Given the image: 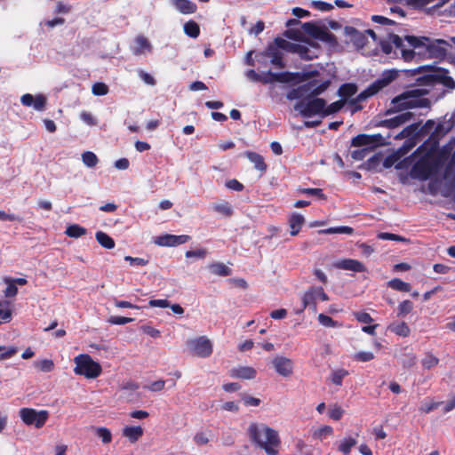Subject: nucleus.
Segmentation results:
<instances>
[{
  "label": "nucleus",
  "mask_w": 455,
  "mask_h": 455,
  "mask_svg": "<svg viewBox=\"0 0 455 455\" xmlns=\"http://www.w3.org/2000/svg\"><path fill=\"white\" fill-rule=\"evenodd\" d=\"M403 351L401 358L403 366L406 369H410L416 363L415 354L408 347H404Z\"/></svg>",
  "instance_id": "31"
},
{
  "label": "nucleus",
  "mask_w": 455,
  "mask_h": 455,
  "mask_svg": "<svg viewBox=\"0 0 455 455\" xmlns=\"http://www.w3.org/2000/svg\"><path fill=\"white\" fill-rule=\"evenodd\" d=\"M451 119L447 122L438 124L434 132H431L435 127V122L428 120L423 126L420 123H413L400 132V140L407 138L403 145L400 147V158L407 154L417 143V141L423 136L430 133L424 146L429 151H435L438 147L439 140L444 136L453 126Z\"/></svg>",
  "instance_id": "1"
},
{
  "label": "nucleus",
  "mask_w": 455,
  "mask_h": 455,
  "mask_svg": "<svg viewBox=\"0 0 455 455\" xmlns=\"http://www.w3.org/2000/svg\"><path fill=\"white\" fill-rule=\"evenodd\" d=\"M413 303L410 300H404L400 303V315H405L410 314L413 310Z\"/></svg>",
  "instance_id": "62"
},
{
  "label": "nucleus",
  "mask_w": 455,
  "mask_h": 455,
  "mask_svg": "<svg viewBox=\"0 0 455 455\" xmlns=\"http://www.w3.org/2000/svg\"><path fill=\"white\" fill-rule=\"evenodd\" d=\"M310 84H302L297 88L291 89L286 95L287 99L290 100H302L307 95V89Z\"/></svg>",
  "instance_id": "30"
},
{
  "label": "nucleus",
  "mask_w": 455,
  "mask_h": 455,
  "mask_svg": "<svg viewBox=\"0 0 455 455\" xmlns=\"http://www.w3.org/2000/svg\"><path fill=\"white\" fill-rule=\"evenodd\" d=\"M322 234H346L352 235L354 233V229L347 226H339V227H332L323 230H321Z\"/></svg>",
  "instance_id": "41"
},
{
  "label": "nucleus",
  "mask_w": 455,
  "mask_h": 455,
  "mask_svg": "<svg viewBox=\"0 0 455 455\" xmlns=\"http://www.w3.org/2000/svg\"><path fill=\"white\" fill-rule=\"evenodd\" d=\"M345 33L349 36L350 40L358 48H363L366 44L365 36L353 27L347 26L345 28Z\"/></svg>",
  "instance_id": "23"
},
{
  "label": "nucleus",
  "mask_w": 455,
  "mask_h": 455,
  "mask_svg": "<svg viewBox=\"0 0 455 455\" xmlns=\"http://www.w3.org/2000/svg\"><path fill=\"white\" fill-rule=\"evenodd\" d=\"M22 421L28 426H35L41 428L48 419L49 412L45 410L37 411L32 408H21L19 411Z\"/></svg>",
  "instance_id": "9"
},
{
  "label": "nucleus",
  "mask_w": 455,
  "mask_h": 455,
  "mask_svg": "<svg viewBox=\"0 0 455 455\" xmlns=\"http://www.w3.org/2000/svg\"><path fill=\"white\" fill-rule=\"evenodd\" d=\"M273 45L276 46L277 49H279V50L283 49V50H286L291 52L299 53L301 57H304V55L307 52V48L306 46L290 43V42H288L283 38H280V37H276L275 39V44H273Z\"/></svg>",
  "instance_id": "17"
},
{
  "label": "nucleus",
  "mask_w": 455,
  "mask_h": 455,
  "mask_svg": "<svg viewBox=\"0 0 455 455\" xmlns=\"http://www.w3.org/2000/svg\"><path fill=\"white\" fill-rule=\"evenodd\" d=\"M344 414V410L338 404L331 406L329 417L333 420H339Z\"/></svg>",
  "instance_id": "53"
},
{
  "label": "nucleus",
  "mask_w": 455,
  "mask_h": 455,
  "mask_svg": "<svg viewBox=\"0 0 455 455\" xmlns=\"http://www.w3.org/2000/svg\"><path fill=\"white\" fill-rule=\"evenodd\" d=\"M189 240L190 236L188 235H176L166 234L157 236L155 240V243L159 246L172 247L186 243Z\"/></svg>",
  "instance_id": "15"
},
{
  "label": "nucleus",
  "mask_w": 455,
  "mask_h": 455,
  "mask_svg": "<svg viewBox=\"0 0 455 455\" xmlns=\"http://www.w3.org/2000/svg\"><path fill=\"white\" fill-rule=\"evenodd\" d=\"M451 47V44L446 40L429 37L427 58L445 60Z\"/></svg>",
  "instance_id": "11"
},
{
  "label": "nucleus",
  "mask_w": 455,
  "mask_h": 455,
  "mask_svg": "<svg viewBox=\"0 0 455 455\" xmlns=\"http://www.w3.org/2000/svg\"><path fill=\"white\" fill-rule=\"evenodd\" d=\"M34 365L43 372H50L54 368V363L50 359H44L38 362H35Z\"/></svg>",
  "instance_id": "43"
},
{
  "label": "nucleus",
  "mask_w": 455,
  "mask_h": 455,
  "mask_svg": "<svg viewBox=\"0 0 455 455\" xmlns=\"http://www.w3.org/2000/svg\"><path fill=\"white\" fill-rule=\"evenodd\" d=\"M248 435L251 441L264 450L267 455H277L281 445L279 434L264 423L252 422L249 425Z\"/></svg>",
  "instance_id": "3"
},
{
  "label": "nucleus",
  "mask_w": 455,
  "mask_h": 455,
  "mask_svg": "<svg viewBox=\"0 0 455 455\" xmlns=\"http://www.w3.org/2000/svg\"><path fill=\"white\" fill-rule=\"evenodd\" d=\"M209 268L212 274L220 276H228L231 274V269L220 262L211 264Z\"/></svg>",
  "instance_id": "35"
},
{
  "label": "nucleus",
  "mask_w": 455,
  "mask_h": 455,
  "mask_svg": "<svg viewBox=\"0 0 455 455\" xmlns=\"http://www.w3.org/2000/svg\"><path fill=\"white\" fill-rule=\"evenodd\" d=\"M244 156L254 164L255 169L260 172H266L267 164L264 162V158L262 156L256 152L246 151L244 152Z\"/></svg>",
  "instance_id": "26"
},
{
  "label": "nucleus",
  "mask_w": 455,
  "mask_h": 455,
  "mask_svg": "<svg viewBox=\"0 0 455 455\" xmlns=\"http://www.w3.org/2000/svg\"><path fill=\"white\" fill-rule=\"evenodd\" d=\"M97 242L106 249H113L115 247L114 239L109 236L108 234L98 231L95 235Z\"/></svg>",
  "instance_id": "33"
},
{
  "label": "nucleus",
  "mask_w": 455,
  "mask_h": 455,
  "mask_svg": "<svg viewBox=\"0 0 455 455\" xmlns=\"http://www.w3.org/2000/svg\"><path fill=\"white\" fill-rule=\"evenodd\" d=\"M96 435L98 437L101 438L103 443H109L112 441L111 432L107 427H97Z\"/></svg>",
  "instance_id": "45"
},
{
  "label": "nucleus",
  "mask_w": 455,
  "mask_h": 455,
  "mask_svg": "<svg viewBox=\"0 0 455 455\" xmlns=\"http://www.w3.org/2000/svg\"><path fill=\"white\" fill-rule=\"evenodd\" d=\"M190 352L198 357H209L212 354V344L206 337H199L187 342Z\"/></svg>",
  "instance_id": "10"
},
{
  "label": "nucleus",
  "mask_w": 455,
  "mask_h": 455,
  "mask_svg": "<svg viewBox=\"0 0 455 455\" xmlns=\"http://www.w3.org/2000/svg\"><path fill=\"white\" fill-rule=\"evenodd\" d=\"M334 267L339 269L351 270L358 273L365 271L364 265L362 262L353 259L339 260L334 264Z\"/></svg>",
  "instance_id": "19"
},
{
  "label": "nucleus",
  "mask_w": 455,
  "mask_h": 455,
  "mask_svg": "<svg viewBox=\"0 0 455 455\" xmlns=\"http://www.w3.org/2000/svg\"><path fill=\"white\" fill-rule=\"evenodd\" d=\"M377 92H379V91L377 90L375 85L373 84H371L365 90L361 92L356 96V98H355L354 100H351V102H350L351 105L355 106V108H354L353 112H355V111H358V110L362 109V106L357 105V103L362 102V101L367 100L369 97L373 96Z\"/></svg>",
  "instance_id": "22"
},
{
  "label": "nucleus",
  "mask_w": 455,
  "mask_h": 455,
  "mask_svg": "<svg viewBox=\"0 0 455 455\" xmlns=\"http://www.w3.org/2000/svg\"><path fill=\"white\" fill-rule=\"evenodd\" d=\"M373 125L376 127H385L387 131L381 132L382 134H387L390 132V139L398 140V132H395V129L398 127V116H395L388 119L383 120H375L372 122Z\"/></svg>",
  "instance_id": "16"
},
{
  "label": "nucleus",
  "mask_w": 455,
  "mask_h": 455,
  "mask_svg": "<svg viewBox=\"0 0 455 455\" xmlns=\"http://www.w3.org/2000/svg\"><path fill=\"white\" fill-rule=\"evenodd\" d=\"M82 161L84 165L93 168L99 163L97 156L92 151H85L82 154Z\"/></svg>",
  "instance_id": "40"
},
{
  "label": "nucleus",
  "mask_w": 455,
  "mask_h": 455,
  "mask_svg": "<svg viewBox=\"0 0 455 455\" xmlns=\"http://www.w3.org/2000/svg\"><path fill=\"white\" fill-rule=\"evenodd\" d=\"M4 281L7 284V287H6L5 291H4L5 297L12 298V297L16 296V294L18 293V288L12 281V278L5 277L4 279Z\"/></svg>",
  "instance_id": "47"
},
{
  "label": "nucleus",
  "mask_w": 455,
  "mask_h": 455,
  "mask_svg": "<svg viewBox=\"0 0 455 455\" xmlns=\"http://www.w3.org/2000/svg\"><path fill=\"white\" fill-rule=\"evenodd\" d=\"M302 29L306 34L311 36L312 37H314L315 39H318V37L320 36V34L323 30V28H319L313 22L303 23Z\"/></svg>",
  "instance_id": "38"
},
{
  "label": "nucleus",
  "mask_w": 455,
  "mask_h": 455,
  "mask_svg": "<svg viewBox=\"0 0 455 455\" xmlns=\"http://www.w3.org/2000/svg\"><path fill=\"white\" fill-rule=\"evenodd\" d=\"M165 381L164 380H156L149 384L148 386L144 387V388L148 389L152 392H158L164 388Z\"/></svg>",
  "instance_id": "63"
},
{
  "label": "nucleus",
  "mask_w": 455,
  "mask_h": 455,
  "mask_svg": "<svg viewBox=\"0 0 455 455\" xmlns=\"http://www.w3.org/2000/svg\"><path fill=\"white\" fill-rule=\"evenodd\" d=\"M272 364L275 371L284 378H288L293 373L294 364L290 358L277 355L272 360Z\"/></svg>",
  "instance_id": "14"
},
{
  "label": "nucleus",
  "mask_w": 455,
  "mask_h": 455,
  "mask_svg": "<svg viewBox=\"0 0 455 455\" xmlns=\"http://www.w3.org/2000/svg\"><path fill=\"white\" fill-rule=\"evenodd\" d=\"M373 358V353L369 351H361L355 355V359L359 362H369Z\"/></svg>",
  "instance_id": "60"
},
{
  "label": "nucleus",
  "mask_w": 455,
  "mask_h": 455,
  "mask_svg": "<svg viewBox=\"0 0 455 455\" xmlns=\"http://www.w3.org/2000/svg\"><path fill=\"white\" fill-rule=\"evenodd\" d=\"M256 370L252 367L243 366L233 370L232 376L243 379H251L256 377Z\"/></svg>",
  "instance_id": "27"
},
{
  "label": "nucleus",
  "mask_w": 455,
  "mask_h": 455,
  "mask_svg": "<svg viewBox=\"0 0 455 455\" xmlns=\"http://www.w3.org/2000/svg\"><path fill=\"white\" fill-rule=\"evenodd\" d=\"M305 222V219L301 214L293 213L289 219L291 228V235H297Z\"/></svg>",
  "instance_id": "28"
},
{
  "label": "nucleus",
  "mask_w": 455,
  "mask_h": 455,
  "mask_svg": "<svg viewBox=\"0 0 455 455\" xmlns=\"http://www.w3.org/2000/svg\"><path fill=\"white\" fill-rule=\"evenodd\" d=\"M427 92L425 89H413L411 91H405L403 93L400 94V125L413 119L415 116V113L412 111H409L408 108L405 107L406 102H402L403 100H406L410 97L415 98V100L411 101V104L413 107H419V103L422 101L421 99H419L420 96L426 94Z\"/></svg>",
  "instance_id": "8"
},
{
  "label": "nucleus",
  "mask_w": 455,
  "mask_h": 455,
  "mask_svg": "<svg viewBox=\"0 0 455 455\" xmlns=\"http://www.w3.org/2000/svg\"><path fill=\"white\" fill-rule=\"evenodd\" d=\"M348 375V371L344 369H339L332 371L331 380L337 386L342 385L343 379Z\"/></svg>",
  "instance_id": "44"
},
{
  "label": "nucleus",
  "mask_w": 455,
  "mask_h": 455,
  "mask_svg": "<svg viewBox=\"0 0 455 455\" xmlns=\"http://www.w3.org/2000/svg\"><path fill=\"white\" fill-rule=\"evenodd\" d=\"M138 75L145 84L151 86L156 85V81L150 74L145 72L144 70H139Z\"/></svg>",
  "instance_id": "59"
},
{
  "label": "nucleus",
  "mask_w": 455,
  "mask_h": 455,
  "mask_svg": "<svg viewBox=\"0 0 455 455\" xmlns=\"http://www.w3.org/2000/svg\"><path fill=\"white\" fill-rule=\"evenodd\" d=\"M325 104L326 100L324 99L307 95L302 100L297 101L293 108L304 118H310L315 116L323 117V110Z\"/></svg>",
  "instance_id": "6"
},
{
  "label": "nucleus",
  "mask_w": 455,
  "mask_h": 455,
  "mask_svg": "<svg viewBox=\"0 0 455 455\" xmlns=\"http://www.w3.org/2000/svg\"><path fill=\"white\" fill-rule=\"evenodd\" d=\"M305 84H310L307 89V95L318 98L323 92H324L331 84L330 80L318 81L317 79H313L306 83Z\"/></svg>",
  "instance_id": "18"
},
{
  "label": "nucleus",
  "mask_w": 455,
  "mask_h": 455,
  "mask_svg": "<svg viewBox=\"0 0 455 455\" xmlns=\"http://www.w3.org/2000/svg\"><path fill=\"white\" fill-rule=\"evenodd\" d=\"M439 363V359L433 355L432 354H427L422 360V365L426 369H431L432 367L437 365Z\"/></svg>",
  "instance_id": "54"
},
{
  "label": "nucleus",
  "mask_w": 455,
  "mask_h": 455,
  "mask_svg": "<svg viewBox=\"0 0 455 455\" xmlns=\"http://www.w3.org/2000/svg\"><path fill=\"white\" fill-rule=\"evenodd\" d=\"M431 167L423 161L417 162L411 168V174L414 178L427 180L431 174Z\"/></svg>",
  "instance_id": "21"
},
{
  "label": "nucleus",
  "mask_w": 455,
  "mask_h": 455,
  "mask_svg": "<svg viewBox=\"0 0 455 455\" xmlns=\"http://www.w3.org/2000/svg\"><path fill=\"white\" fill-rule=\"evenodd\" d=\"M443 402H435V401L427 402L420 406L419 411L424 413H429L430 411H432L437 409L439 406L443 405Z\"/></svg>",
  "instance_id": "55"
},
{
  "label": "nucleus",
  "mask_w": 455,
  "mask_h": 455,
  "mask_svg": "<svg viewBox=\"0 0 455 455\" xmlns=\"http://www.w3.org/2000/svg\"><path fill=\"white\" fill-rule=\"evenodd\" d=\"M213 209L217 212L221 213L227 217H229L233 214V209H232L231 205L227 202H225L223 204H215Z\"/></svg>",
  "instance_id": "49"
},
{
  "label": "nucleus",
  "mask_w": 455,
  "mask_h": 455,
  "mask_svg": "<svg viewBox=\"0 0 455 455\" xmlns=\"http://www.w3.org/2000/svg\"><path fill=\"white\" fill-rule=\"evenodd\" d=\"M357 443L355 438L348 436L342 439L338 446V451L344 455H348L351 449Z\"/></svg>",
  "instance_id": "32"
},
{
  "label": "nucleus",
  "mask_w": 455,
  "mask_h": 455,
  "mask_svg": "<svg viewBox=\"0 0 455 455\" xmlns=\"http://www.w3.org/2000/svg\"><path fill=\"white\" fill-rule=\"evenodd\" d=\"M140 330L144 333L149 335L152 338H158V337H160V334H161L159 330L155 329L151 325H142V326H140Z\"/></svg>",
  "instance_id": "64"
},
{
  "label": "nucleus",
  "mask_w": 455,
  "mask_h": 455,
  "mask_svg": "<svg viewBox=\"0 0 455 455\" xmlns=\"http://www.w3.org/2000/svg\"><path fill=\"white\" fill-rule=\"evenodd\" d=\"M382 162V155L375 154L370 157L366 162V168L369 170H375L378 168L379 164Z\"/></svg>",
  "instance_id": "52"
},
{
  "label": "nucleus",
  "mask_w": 455,
  "mask_h": 455,
  "mask_svg": "<svg viewBox=\"0 0 455 455\" xmlns=\"http://www.w3.org/2000/svg\"><path fill=\"white\" fill-rule=\"evenodd\" d=\"M398 77L397 69L386 70L382 73L380 78L374 81L372 84L375 85L377 90L379 92L384 87L387 86L391 82Z\"/></svg>",
  "instance_id": "20"
},
{
  "label": "nucleus",
  "mask_w": 455,
  "mask_h": 455,
  "mask_svg": "<svg viewBox=\"0 0 455 455\" xmlns=\"http://www.w3.org/2000/svg\"><path fill=\"white\" fill-rule=\"evenodd\" d=\"M134 319L131 317H124V316H110L108 320V322L111 324L115 325H124L128 323H132Z\"/></svg>",
  "instance_id": "56"
},
{
  "label": "nucleus",
  "mask_w": 455,
  "mask_h": 455,
  "mask_svg": "<svg viewBox=\"0 0 455 455\" xmlns=\"http://www.w3.org/2000/svg\"><path fill=\"white\" fill-rule=\"evenodd\" d=\"M318 321L322 325H323L325 327L335 328V327H339L341 325V324L338 323V322L334 321L331 317H330L329 315H326L324 314H320L318 315Z\"/></svg>",
  "instance_id": "50"
},
{
  "label": "nucleus",
  "mask_w": 455,
  "mask_h": 455,
  "mask_svg": "<svg viewBox=\"0 0 455 455\" xmlns=\"http://www.w3.org/2000/svg\"><path fill=\"white\" fill-rule=\"evenodd\" d=\"M390 132L387 134H358L352 138L351 146L355 148H362L355 149L350 153V156L355 161L363 160L371 151L376 148L391 144Z\"/></svg>",
  "instance_id": "4"
},
{
  "label": "nucleus",
  "mask_w": 455,
  "mask_h": 455,
  "mask_svg": "<svg viewBox=\"0 0 455 455\" xmlns=\"http://www.w3.org/2000/svg\"><path fill=\"white\" fill-rule=\"evenodd\" d=\"M124 435L127 437L132 443H135L143 435V429L140 426L125 427L123 432Z\"/></svg>",
  "instance_id": "29"
},
{
  "label": "nucleus",
  "mask_w": 455,
  "mask_h": 455,
  "mask_svg": "<svg viewBox=\"0 0 455 455\" xmlns=\"http://www.w3.org/2000/svg\"><path fill=\"white\" fill-rule=\"evenodd\" d=\"M270 58V63L274 65L277 68H284L285 63L283 60V52L277 49L276 46L269 44L267 49L256 54V60L258 62H260V59H267Z\"/></svg>",
  "instance_id": "13"
},
{
  "label": "nucleus",
  "mask_w": 455,
  "mask_h": 455,
  "mask_svg": "<svg viewBox=\"0 0 455 455\" xmlns=\"http://www.w3.org/2000/svg\"><path fill=\"white\" fill-rule=\"evenodd\" d=\"M332 432H333V429H332L331 427H330V426H323V427H320V428H318L317 430L315 431L314 437L322 440L326 435H331L332 434Z\"/></svg>",
  "instance_id": "57"
},
{
  "label": "nucleus",
  "mask_w": 455,
  "mask_h": 455,
  "mask_svg": "<svg viewBox=\"0 0 455 455\" xmlns=\"http://www.w3.org/2000/svg\"><path fill=\"white\" fill-rule=\"evenodd\" d=\"M74 362L76 363L75 373L88 379H95L102 371L100 364L93 361L92 356L87 354L78 355L75 357Z\"/></svg>",
  "instance_id": "7"
},
{
  "label": "nucleus",
  "mask_w": 455,
  "mask_h": 455,
  "mask_svg": "<svg viewBox=\"0 0 455 455\" xmlns=\"http://www.w3.org/2000/svg\"><path fill=\"white\" fill-rule=\"evenodd\" d=\"M317 75H318L317 70H311V71H307V72H302V73H299V72L292 73V72H288V71L279 72V73L274 72V75H271V76L275 79V83L278 82V83L287 84V83H291L295 80H297L299 82H302V81L310 79L312 77H315Z\"/></svg>",
  "instance_id": "12"
},
{
  "label": "nucleus",
  "mask_w": 455,
  "mask_h": 455,
  "mask_svg": "<svg viewBox=\"0 0 455 455\" xmlns=\"http://www.w3.org/2000/svg\"><path fill=\"white\" fill-rule=\"evenodd\" d=\"M398 150L393 152L391 155L387 156L384 159L382 158V164L385 169L390 168L392 166L395 169H398Z\"/></svg>",
  "instance_id": "42"
},
{
  "label": "nucleus",
  "mask_w": 455,
  "mask_h": 455,
  "mask_svg": "<svg viewBox=\"0 0 455 455\" xmlns=\"http://www.w3.org/2000/svg\"><path fill=\"white\" fill-rule=\"evenodd\" d=\"M345 105V100H337L329 106L324 107V109L323 110V117H325L327 116L338 113Z\"/></svg>",
  "instance_id": "39"
},
{
  "label": "nucleus",
  "mask_w": 455,
  "mask_h": 455,
  "mask_svg": "<svg viewBox=\"0 0 455 455\" xmlns=\"http://www.w3.org/2000/svg\"><path fill=\"white\" fill-rule=\"evenodd\" d=\"M300 192L302 194H306L308 196H316L319 199H323V200H324L326 198L325 195L323 192V189H321V188H303L300 190Z\"/></svg>",
  "instance_id": "58"
},
{
  "label": "nucleus",
  "mask_w": 455,
  "mask_h": 455,
  "mask_svg": "<svg viewBox=\"0 0 455 455\" xmlns=\"http://www.w3.org/2000/svg\"><path fill=\"white\" fill-rule=\"evenodd\" d=\"M92 92L96 96H104L108 92V87L104 83H95L92 87Z\"/></svg>",
  "instance_id": "51"
},
{
  "label": "nucleus",
  "mask_w": 455,
  "mask_h": 455,
  "mask_svg": "<svg viewBox=\"0 0 455 455\" xmlns=\"http://www.w3.org/2000/svg\"><path fill=\"white\" fill-rule=\"evenodd\" d=\"M172 5L182 14H192L197 10L196 4L190 0H172Z\"/></svg>",
  "instance_id": "25"
},
{
  "label": "nucleus",
  "mask_w": 455,
  "mask_h": 455,
  "mask_svg": "<svg viewBox=\"0 0 455 455\" xmlns=\"http://www.w3.org/2000/svg\"><path fill=\"white\" fill-rule=\"evenodd\" d=\"M65 234L69 237L78 238L86 234V228L78 224H72L67 228Z\"/></svg>",
  "instance_id": "37"
},
{
  "label": "nucleus",
  "mask_w": 455,
  "mask_h": 455,
  "mask_svg": "<svg viewBox=\"0 0 455 455\" xmlns=\"http://www.w3.org/2000/svg\"><path fill=\"white\" fill-rule=\"evenodd\" d=\"M184 33L191 38L198 37L200 34L199 25L194 20L186 22L184 24Z\"/></svg>",
  "instance_id": "36"
},
{
  "label": "nucleus",
  "mask_w": 455,
  "mask_h": 455,
  "mask_svg": "<svg viewBox=\"0 0 455 455\" xmlns=\"http://www.w3.org/2000/svg\"><path fill=\"white\" fill-rule=\"evenodd\" d=\"M316 286L310 287L302 297L303 309L309 307L313 311H316V300L318 299L315 291Z\"/></svg>",
  "instance_id": "24"
},
{
  "label": "nucleus",
  "mask_w": 455,
  "mask_h": 455,
  "mask_svg": "<svg viewBox=\"0 0 455 455\" xmlns=\"http://www.w3.org/2000/svg\"><path fill=\"white\" fill-rule=\"evenodd\" d=\"M357 87L355 84H343L338 90V95L343 99L349 98L355 94Z\"/></svg>",
  "instance_id": "34"
},
{
  "label": "nucleus",
  "mask_w": 455,
  "mask_h": 455,
  "mask_svg": "<svg viewBox=\"0 0 455 455\" xmlns=\"http://www.w3.org/2000/svg\"><path fill=\"white\" fill-rule=\"evenodd\" d=\"M353 315L358 322L363 323H370L373 321L370 314L366 312H354Z\"/></svg>",
  "instance_id": "61"
},
{
  "label": "nucleus",
  "mask_w": 455,
  "mask_h": 455,
  "mask_svg": "<svg viewBox=\"0 0 455 455\" xmlns=\"http://www.w3.org/2000/svg\"><path fill=\"white\" fill-rule=\"evenodd\" d=\"M441 84L448 90L455 89V81L445 68L434 66H422L415 69L400 70V85L405 88L412 86L434 85Z\"/></svg>",
  "instance_id": "2"
},
{
  "label": "nucleus",
  "mask_w": 455,
  "mask_h": 455,
  "mask_svg": "<svg viewBox=\"0 0 455 455\" xmlns=\"http://www.w3.org/2000/svg\"><path fill=\"white\" fill-rule=\"evenodd\" d=\"M428 44V36L406 35L403 37H400V52L403 60L411 61L416 56L427 58Z\"/></svg>",
  "instance_id": "5"
},
{
  "label": "nucleus",
  "mask_w": 455,
  "mask_h": 455,
  "mask_svg": "<svg viewBox=\"0 0 455 455\" xmlns=\"http://www.w3.org/2000/svg\"><path fill=\"white\" fill-rule=\"evenodd\" d=\"M46 102H47V100L44 95L37 94L34 98L32 107L36 111H43V110H44V108L46 107Z\"/></svg>",
  "instance_id": "46"
},
{
  "label": "nucleus",
  "mask_w": 455,
  "mask_h": 455,
  "mask_svg": "<svg viewBox=\"0 0 455 455\" xmlns=\"http://www.w3.org/2000/svg\"><path fill=\"white\" fill-rule=\"evenodd\" d=\"M137 45L139 46V49L135 52V53H140L143 50H148L150 51L152 46L149 41L143 36H139L136 37L135 40Z\"/></svg>",
  "instance_id": "48"
}]
</instances>
